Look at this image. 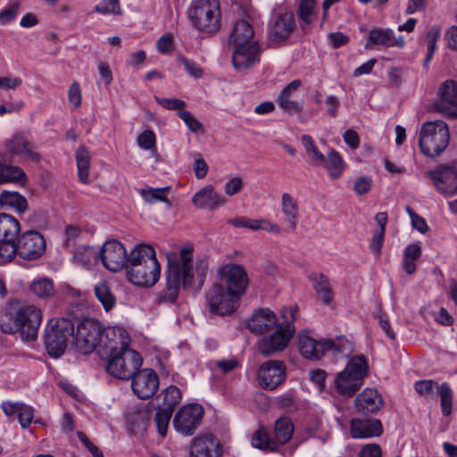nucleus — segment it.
I'll list each match as a JSON object with an SVG mask.
<instances>
[{
    "label": "nucleus",
    "mask_w": 457,
    "mask_h": 457,
    "mask_svg": "<svg viewBox=\"0 0 457 457\" xmlns=\"http://www.w3.org/2000/svg\"><path fill=\"white\" fill-rule=\"evenodd\" d=\"M147 258H156L154 247L150 245L139 244L134 247L129 255L127 254L126 268L136 263L145 262Z\"/></svg>",
    "instance_id": "obj_40"
},
{
    "label": "nucleus",
    "mask_w": 457,
    "mask_h": 457,
    "mask_svg": "<svg viewBox=\"0 0 457 457\" xmlns=\"http://www.w3.org/2000/svg\"><path fill=\"white\" fill-rule=\"evenodd\" d=\"M301 85L300 79H295L282 89L277 100L278 106L282 110L291 113H298L302 111L301 104L292 99L293 94L298 90Z\"/></svg>",
    "instance_id": "obj_33"
},
{
    "label": "nucleus",
    "mask_w": 457,
    "mask_h": 457,
    "mask_svg": "<svg viewBox=\"0 0 457 457\" xmlns=\"http://www.w3.org/2000/svg\"><path fill=\"white\" fill-rule=\"evenodd\" d=\"M98 259L108 270L117 272L122 268H126L127 251L118 240H109L98 252Z\"/></svg>",
    "instance_id": "obj_22"
},
{
    "label": "nucleus",
    "mask_w": 457,
    "mask_h": 457,
    "mask_svg": "<svg viewBox=\"0 0 457 457\" xmlns=\"http://www.w3.org/2000/svg\"><path fill=\"white\" fill-rule=\"evenodd\" d=\"M130 378L132 390L140 399L152 397L159 387L158 376L150 369L138 370Z\"/></svg>",
    "instance_id": "obj_26"
},
{
    "label": "nucleus",
    "mask_w": 457,
    "mask_h": 457,
    "mask_svg": "<svg viewBox=\"0 0 457 457\" xmlns=\"http://www.w3.org/2000/svg\"><path fill=\"white\" fill-rule=\"evenodd\" d=\"M372 185L371 178L367 176L360 177L354 181L353 190L357 195H362L371 189Z\"/></svg>",
    "instance_id": "obj_58"
},
{
    "label": "nucleus",
    "mask_w": 457,
    "mask_h": 457,
    "mask_svg": "<svg viewBox=\"0 0 457 457\" xmlns=\"http://www.w3.org/2000/svg\"><path fill=\"white\" fill-rule=\"evenodd\" d=\"M295 28L294 14L287 7L277 5L272 12V21L270 24L269 37L270 40L280 43L292 34Z\"/></svg>",
    "instance_id": "obj_17"
},
{
    "label": "nucleus",
    "mask_w": 457,
    "mask_h": 457,
    "mask_svg": "<svg viewBox=\"0 0 457 457\" xmlns=\"http://www.w3.org/2000/svg\"><path fill=\"white\" fill-rule=\"evenodd\" d=\"M286 370V364L282 361L270 360L263 362L257 371L260 386L265 390L276 389L285 381Z\"/></svg>",
    "instance_id": "obj_21"
},
{
    "label": "nucleus",
    "mask_w": 457,
    "mask_h": 457,
    "mask_svg": "<svg viewBox=\"0 0 457 457\" xmlns=\"http://www.w3.org/2000/svg\"><path fill=\"white\" fill-rule=\"evenodd\" d=\"M282 322H278L275 313L270 309H260L256 311L250 320L247 328L254 334H266L278 327Z\"/></svg>",
    "instance_id": "obj_28"
},
{
    "label": "nucleus",
    "mask_w": 457,
    "mask_h": 457,
    "mask_svg": "<svg viewBox=\"0 0 457 457\" xmlns=\"http://www.w3.org/2000/svg\"><path fill=\"white\" fill-rule=\"evenodd\" d=\"M449 140L448 125L444 120L425 122L420 129L419 145L428 157L439 156L448 146Z\"/></svg>",
    "instance_id": "obj_5"
},
{
    "label": "nucleus",
    "mask_w": 457,
    "mask_h": 457,
    "mask_svg": "<svg viewBox=\"0 0 457 457\" xmlns=\"http://www.w3.org/2000/svg\"><path fill=\"white\" fill-rule=\"evenodd\" d=\"M102 326L94 319H85L79 322L73 339L76 348L83 354L98 350Z\"/></svg>",
    "instance_id": "obj_12"
},
{
    "label": "nucleus",
    "mask_w": 457,
    "mask_h": 457,
    "mask_svg": "<svg viewBox=\"0 0 457 457\" xmlns=\"http://www.w3.org/2000/svg\"><path fill=\"white\" fill-rule=\"evenodd\" d=\"M314 6L315 0H301L300 2L297 13L301 21L307 25L313 22L315 16Z\"/></svg>",
    "instance_id": "obj_49"
},
{
    "label": "nucleus",
    "mask_w": 457,
    "mask_h": 457,
    "mask_svg": "<svg viewBox=\"0 0 457 457\" xmlns=\"http://www.w3.org/2000/svg\"><path fill=\"white\" fill-rule=\"evenodd\" d=\"M0 204L14 208L21 213L24 212L28 206L27 199L14 191H3L0 195Z\"/></svg>",
    "instance_id": "obj_41"
},
{
    "label": "nucleus",
    "mask_w": 457,
    "mask_h": 457,
    "mask_svg": "<svg viewBox=\"0 0 457 457\" xmlns=\"http://www.w3.org/2000/svg\"><path fill=\"white\" fill-rule=\"evenodd\" d=\"M151 411L148 408L138 409L129 418L131 425L135 429L145 430L150 420Z\"/></svg>",
    "instance_id": "obj_48"
},
{
    "label": "nucleus",
    "mask_w": 457,
    "mask_h": 457,
    "mask_svg": "<svg viewBox=\"0 0 457 457\" xmlns=\"http://www.w3.org/2000/svg\"><path fill=\"white\" fill-rule=\"evenodd\" d=\"M179 61L184 65V68L191 76L200 78L203 75V70L193 61L183 56L179 57Z\"/></svg>",
    "instance_id": "obj_63"
},
{
    "label": "nucleus",
    "mask_w": 457,
    "mask_h": 457,
    "mask_svg": "<svg viewBox=\"0 0 457 457\" xmlns=\"http://www.w3.org/2000/svg\"><path fill=\"white\" fill-rule=\"evenodd\" d=\"M20 231V222L16 218L0 213V263L12 261V254L15 249L14 242Z\"/></svg>",
    "instance_id": "obj_15"
},
{
    "label": "nucleus",
    "mask_w": 457,
    "mask_h": 457,
    "mask_svg": "<svg viewBox=\"0 0 457 457\" xmlns=\"http://www.w3.org/2000/svg\"><path fill=\"white\" fill-rule=\"evenodd\" d=\"M232 49V63L238 71H245L260 62L261 47L258 41H250L249 44L230 46Z\"/></svg>",
    "instance_id": "obj_24"
},
{
    "label": "nucleus",
    "mask_w": 457,
    "mask_h": 457,
    "mask_svg": "<svg viewBox=\"0 0 457 457\" xmlns=\"http://www.w3.org/2000/svg\"><path fill=\"white\" fill-rule=\"evenodd\" d=\"M368 44L386 48L394 46L403 48L405 40L402 36L396 37L391 29H372L369 34Z\"/></svg>",
    "instance_id": "obj_31"
},
{
    "label": "nucleus",
    "mask_w": 457,
    "mask_h": 457,
    "mask_svg": "<svg viewBox=\"0 0 457 457\" xmlns=\"http://www.w3.org/2000/svg\"><path fill=\"white\" fill-rule=\"evenodd\" d=\"M20 8V2L13 1L0 12V25H5L16 19L18 10Z\"/></svg>",
    "instance_id": "obj_52"
},
{
    "label": "nucleus",
    "mask_w": 457,
    "mask_h": 457,
    "mask_svg": "<svg viewBox=\"0 0 457 457\" xmlns=\"http://www.w3.org/2000/svg\"><path fill=\"white\" fill-rule=\"evenodd\" d=\"M79 440L94 457H104L103 452L83 432L77 433Z\"/></svg>",
    "instance_id": "obj_61"
},
{
    "label": "nucleus",
    "mask_w": 457,
    "mask_h": 457,
    "mask_svg": "<svg viewBox=\"0 0 457 457\" xmlns=\"http://www.w3.org/2000/svg\"><path fill=\"white\" fill-rule=\"evenodd\" d=\"M437 392L440 395L441 410L444 416H448L452 412L453 392L447 383H443L437 386Z\"/></svg>",
    "instance_id": "obj_47"
},
{
    "label": "nucleus",
    "mask_w": 457,
    "mask_h": 457,
    "mask_svg": "<svg viewBox=\"0 0 457 457\" xmlns=\"http://www.w3.org/2000/svg\"><path fill=\"white\" fill-rule=\"evenodd\" d=\"M350 430L353 438H370L380 436L383 427L378 419H353Z\"/></svg>",
    "instance_id": "obj_29"
},
{
    "label": "nucleus",
    "mask_w": 457,
    "mask_h": 457,
    "mask_svg": "<svg viewBox=\"0 0 457 457\" xmlns=\"http://www.w3.org/2000/svg\"><path fill=\"white\" fill-rule=\"evenodd\" d=\"M320 166L324 167L331 179H338L345 170L344 161L336 150L328 152L327 158L324 156V162Z\"/></svg>",
    "instance_id": "obj_38"
},
{
    "label": "nucleus",
    "mask_w": 457,
    "mask_h": 457,
    "mask_svg": "<svg viewBox=\"0 0 457 457\" xmlns=\"http://www.w3.org/2000/svg\"><path fill=\"white\" fill-rule=\"evenodd\" d=\"M438 193L445 196L457 194V168L453 166H440L427 172Z\"/></svg>",
    "instance_id": "obj_23"
},
{
    "label": "nucleus",
    "mask_w": 457,
    "mask_h": 457,
    "mask_svg": "<svg viewBox=\"0 0 457 457\" xmlns=\"http://www.w3.org/2000/svg\"><path fill=\"white\" fill-rule=\"evenodd\" d=\"M440 36V29L437 27H432L427 33L426 40L428 43V56L427 61H429L436 48V42Z\"/></svg>",
    "instance_id": "obj_56"
},
{
    "label": "nucleus",
    "mask_w": 457,
    "mask_h": 457,
    "mask_svg": "<svg viewBox=\"0 0 457 457\" xmlns=\"http://www.w3.org/2000/svg\"><path fill=\"white\" fill-rule=\"evenodd\" d=\"M71 338L73 339V323L68 319L52 320L46 328V347L48 353L54 358L64 353Z\"/></svg>",
    "instance_id": "obj_9"
},
{
    "label": "nucleus",
    "mask_w": 457,
    "mask_h": 457,
    "mask_svg": "<svg viewBox=\"0 0 457 457\" xmlns=\"http://www.w3.org/2000/svg\"><path fill=\"white\" fill-rule=\"evenodd\" d=\"M229 223L236 228H245L251 230H259L262 221L261 220H253L246 217H237L229 220Z\"/></svg>",
    "instance_id": "obj_53"
},
{
    "label": "nucleus",
    "mask_w": 457,
    "mask_h": 457,
    "mask_svg": "<svg viewBox=\"0 0 457 457\" xmlns=\"http://www.w3.org/2000/svg\"><path fill=\"white\" fill-rule=\"evenodd\" d=\"M76 161L79 178L81 182L87 184L89 181L90 155L84 145H80L76 151Z\"/></svg>",
    "instance_id": "obj_43"
},
{
    "label": "nucleus",
    "mask_w": 457,
    "mask_h": 457,
    "mask_svg": "<svg viewBox=\"0 0 457 457\" xmlns=\"http://www.w3.org/2000/svg\"><path fill=\"white\" fill-rule=\"evenodd\" d=\"M295 309L284 308L281 312L283 324L266 333L258 342L259 350L264 356H270L284 350L295 333L292 322L295 320Z\"/></svg>",
    "instance_id": "obj_4"
},
{
    "label": "nucleus",
    "mask_w": 457,
    "mask_h": 457,
    "mask_svg": "<svg viewBox=\"0 0 457 457\" xmlns=\"http://www.w3.org/2000/svg\"><path fill=\"white\" fill-rule=\"evenodd\" d=\"M170 191V187H145L138 190L142 198L148 204H154L157 202H168L167 195Z\"/></svg>",
    "instance_id": "obj_44"
},
{
    "label": "nucleus",
    "mask_w": 457,
    "mask_h": 457,
    "mask_svg": "<svg viewBox=\"0 0 457 457\" xmlns=\"http://www.w3.org/2000/svg\"><path fill=\"white\" fill-rule=\"evenodd\" d=\"M355 406L357 410L363 413H374L383 405V401L377 390L366 388L355 398Z\"/></svg>",
    "instance_id": "obj_32"
},
{
    "label": "nucleus",
    "mask_w": 457,
    "mask_h": 457,
    "mask_svg": "<svg viewBox=\"0 0 457 457\" xmlns=\"http://www.w3.org/2000/svg\"><path fill=\"white\" fill-rule=\"evenodd\" d=\"M127 277L129 280L137 286L151 287L160 278V264L157 258H147L145 262L128 266Z\"/></svg>",
    "instance_id": "obj_18"
},
{
    "label": "nucleus",
    "mask_w": 457,
    "mask_h": 457,
    "mask_svg": "<svg viewBox=\"0 0 457 457\" xmlns=\"http://www.w3.org/2000/svg\"><path fill=\"white\" fill-rule=\"evenodd\" d=\"M42 322L40 309L30 304L11 303L0 321L3 332L19 333L23 340L33 341L37 338Z\"/></svg>",
    "instance_id": "obj_2"
},
{
    "label": "nucleus",
    "mask_w": 457,
    "mask_h": 457,
    "mask_svg": "<svg viewBox=\"0 0 457 457\" xmlns=\"http://www.w3.org/2000/svg\"><path fill=\"white\" fill-rule=\"evenodd\" d=\"M156 102L167 110H174V111H184L183 109L186 107V103L183 100L178 98H164L155 96Z\"/></svg>",
    "instance_id": "obj_55"
},
{
    "label": "nucleus",
    "mask_w": 457,
    "mask_h": 457,
    "mask_svg": "<svg viewBox=\"0 0 457 457\" xmlns=\"http://www.w3.org/2000/svg\"><path fill=\"white\" fill-rule=\"evenodd\" d=\"M204 409L197 403L184 405L174 416L175 430L184 436H191L201 424Z\"/></svg>",
    "instance_id": "obj_20"
},
{
    "label": "nucleus",
    "mask_w": 457,
    "mask_h": 457,
    "mask_svg": "<svg viewBox=\"0 0 457 457\" xmlns=\"http://www.w3.org/2000/svg\"><path fill=\"white\" fill-rule=\"evenodd\" d=\"M367 371L368 363L365 356H353L345 370L337 374L334 380L335 389L341 395L352 396L361 387Z\"/></svg>",
    "instance_id": "obj_6"
},
{
    "label": "nucleus",
    "mask_w": 457,
    "mask_h": 457,
    "mask_svg": "<svg viewBox=\"0 0 457 457\" xmlns=\"http://www.w3.org/2000/svg\"><path fill=\"white\" fill-rule=\"evenodd\" d=\"M188 20L198 32L215 35L221 27V11L219 0H192L187 9Z\"/></svg>",
    "instance_id": "obj_3"
},
{
    "label": "nucleus",
    "mask_w": 457,
    "mask_h": 457,
    "mask_svg": "<svg viewBox=\"0 0 457 457\" xmlns=\"http://www.w3.org/2000/svg\"><path fill=\"white\" fill-rule=\"evenodd\" d=\"M218 281L228 292L239 300L245 294L249 278L245 269L240 264L227 263L217 270Z\"/></svg>",
    "instance_id": "obj_11"
},
{
    "label": "nucleus",
    "mask_w": 457,
    "mask_h": 457,
    "mask_svg": "<svg viewBox=\"0 0 457 457\" xmlns=\"http://www.w3.org/2000/svg\"><path fill=\"white\" fill-rule=\"evenodd\" d=\"M192 203L197 208L214 211L224 205L226 199L223 195L215 192L212 185H207L193 195Z\"/></svg>",
    "instance_id": "obj_30"
},
{
    "label": "nucleus",
    "mask_w": 457,
    "mask_h": 457,
    "mask_svg": "<svg viewBox=\"0 0 457 457\" xmlns=\"http://www.w3.org/2000/svg\"><path fill=\"white\" fill-rule=\"evenodd\" d=\"M222 445L212 434L200 435L193 439L191 457H221Z\"/></svg>",
    "instance_id": "obj_27"
},
{
    "label": "nucleus",
    "mask_w": 457,
    "mask_h": 457,
    "mask_svg": "<svg viewBox=\"0 0 457 457\" xmlns=\"http://www.w3.org/2000/svg\"><path fill=\"white\" fill-rule=\"evenodd\" d=\"M406 212L409 213L411 219V225L415 229H417L422 234L426 233L428 230V226L422 217L419 216L408 206L406 207Z\"/></svg>",
    "instance_id": "obj_59"
},
{
    "label": "nucleus",
    "mask_w": 457,
    "mask_h": 457,
    "mask_svg": "<svg viewBox=\"0 0 457 457\" xmlns=\"http://www.w3.org/2000/svg\"><path fill=\"white\" fill-rule=\"evenodd\" d=\"M210 364L212 369L220 370L221 373L226 374L236 370L239 366V361L235 357H230L228 359L212 361Z\"/></svg>",
    "instance_id": "obj_51"
},
{
    "label": "nucleus",
    "mask_w": 457,
    "mask_h": 457,
    "mask_svg": "<svg viewBox=\"0 0 457 457\" xmlns=\"http://www.w3.org/2000/svg\"><path fill=\"white\" fill-rule=\"evenodd\" d=\"M162 405L161 408L173 411L174 407L181 401L180 390L175 386H170L162 391Z\"/></svg>",
    "instance_id": "obj_46"
},
{
    "label": "nucleus",
    "mask_w": 457,
    "mask_h": 457,
    "mask_svg": "<svg viewBox=\"0 0 457 457\" xmlns=\"http://www.w3.org/2000/svg\"><path fill=\"white\" fill-rule=\"evenodd\" d=\"M178 114L191 131L196 132L202 128L201 123L189 112L184 110Z\"/></svg>",
    "instance_id": "obj_60"
},
{
    "label": "nucleus",
    "mask_w": 457,
    "mask_h": 457,
    "mask_svg": "<svg viewBox=\"0 0 457 457\" xmlns=\"http://www.w3.org/2000/svg\"><path fill=\"white\" fill-rule=\"evenodd\" d=\"M192 249L182 248L179 257L168 258L165 287L156 295L158 303H173L178 299L180 287L199 289L204 285L208 266L204 261L192 264Z\"/></svg>",
    "instance_id": "obj_1"
},
{
    "label": "nucleus",
    "mask_w": 457,
    "mask_h": 457,
    "mask_svg": "<svg viewBox=\"0 0 457 457\" xmlns=\"http://www.w3.org/2000/svg\"><path fill=\"white\" fill-rule=\"evenodd\" d=\"M98 259V251L87 245L78 246L72 256V262L78 266L89 269Z\"/></svg>",
    "instance_id": "obj_37"
},
{
    "label": "nucleus",
    "mask_w": 457,
    "mask_h": 457,
    "mask_svg": "<svg viewBox=\"0 0 457 457\" xmlns=\"http://www.w3.org/2000/svg\"><path fill=\"white\" fill-rule=\"evenodd\" d=\"M173 411L159 407L155 413V424L158 433L164 436L170 424V420Z\"/></svg>",
    "instance_id": "obj_50"
},
{
    "label": "nucleus",
    "mask_w": 457,
    "mask_h": 457,
    "mask_svg": "<svg viewBox=\"0 0 457 457\" xmlns=\"http://www.w3.org/2000/svg\"><path fill=\"white\" fill-rule=\"evenodd\" d=\"M205 300L209 311L220 316L233 313L240 301L218 283H214L206 292Z\"/></svg>",
    "instance_id": "obj_14"
},
{
    "label": "nucleus",
    "mask_w": 457,
    "mask_h": 457,
    "mask_svg": "<svg viewBox=\"0 0 457 457\" xmlns=\"http://www.w3.org/2000/svg\"><path fill=\"white\" fill-rule=\"evenodd\" d=\"M301 140L312 165L320 166V163H323L324 154L318 149L312 137L309 135H303Z\"/></svg>",
    "instance_id": "obj_45"
},
{
    "label": "nucleus",
    "mask_w": 457,
    "mask_h": 457,
    "mask_svg": "<svg viewBox=\"0 0 457 457\" xmlns=\"http://www.w3.org/2000/svg\"><path fill=\"white\" fill-rule=\"evenodd\" d=\"M301 354L309 360H319L328 350L347 356L353 352V345L348 341L337 343L325 340H316L307 333H300L297 337Z\"/></svg>",
    "instance_id": "obj_7"
},
{
    "label": "nucleus",
    "mask_w": 457,
    "mask_h": 457,
    "mask_svg": "<svg viewBox=\"0 0 457 457\" xmlns=\"http://www.w3.org/2000/svg\"><path fill=\"white\" fill-rule=\"evenodd\" d=\"M31 293L39 299H48L55 293L54 284L48 278H37L29 285Z\"/></svg>",
    "instance_id": "obj_39"
},
{
    "label": "nucleus",
    "mask_w": 457,
    "mask_h": 457,
    "mask_svg": "<svg viewBox=\"0 0 457 457\" xmlns=\"http://www.w3.org/2000/svg\"><path fill=\"white\" fill-rule=\"evenodd\" d=\"M254 39V31L253 26L246 21H238L229 37V46L249 44Z\"/></svg>",
    "instance_id": "obj_34"
},
{
    "label": "nucleus",
    "mask_w": 457,
    "mask_h": 457,
    "mask_svg": "<svg viewBox=\"0 0 457 457\" xmlns=\"http://www.w3.org/2000/svg\"><path fill=\"white\" fill-rule=\"evenodd\" d=\"M310 279L312 281V287L315 292L320 296L322 302L329 304L332 301V291L328 278L323 274H312Z\"/></svg>",
    "instance_id": "obj_42"
},
{
    "label": "nucleus",
    "mask_w": 457,
    "mask_h": 457,
    "mask_svg": "<svg viewBox=\"0 0 457 457\" xmlns=\"http://www.w3.org/2000/svg\"><path fill=\"white\" fill-rule=\"evenodd\" d=\"M46 247V240L41 233L36 230L25 231L14 242L12 260L16 255L27 261L37 260L45 253Z\"/></svg>",
    "instance_id": "obj_13"
},
{
    "label": "nucleus",
    "mask_w": 457,
    "mask_h": 457,
    "mask_svg": "<svg viewBox=\"0 0 457 457\" xmlns=\"http://www.w3.org/2000/svg\"><path fill=\"white\" fill-rule=\"evenodd\" d=\"M294 433V426L287 417L278 419L274 426V437L266 429L260 428L252 436V445L264 451H276L280 445L287 443Z\"/></svg>",
    "instance_id": "obj_8"
},
{
    "label": "nucleus",
    "mask_w": 457,
    "mask_h": 457,
    "mask_svg": "<svg viewBox=\"0 0 457 457\" xmlns=\"http://www.w3.org/2000/svg\"><path fill=\"white\" fill-rule=\"evenodd\" d=\"M119 7L118 0H103L100 4L96 5L95 10L99 13L107 14L116 12Z\"/></svg>",
    "instance_id": "obj_62"
},
{
    "label": "nucleus",
    "mask_w": 457,
    "mask_h": 457,
    "mask_svg": "<svg viewBox=\"0 0 457 457\" xmlns=\"http://www.w3.org/2000/svg\"><path fill=\"white\" fill-rule=\"evenodd\" d=\"M4 147L11 156H18L25 161L38 162L41 159L29 134L26 131H17L12 134L4 142Z\"/></svg>",
    "instance_id": "obj_16"
},
{
    "label": "nucleus",
    "mask_w": 457,
    "mask_h": 457,
    "mask_svg": "<svg viewBox=\"0 0 457 457\" xmlns=\"http://www.w3.org/2000/svg\"><path fill=\"white\" fill-rule=\"evenodd\" d=\"M281 209L286 222L294 230L296 228L298 218V205L296 201L287 193L282 194Z\"/></svg>",
    "instance_id": "obj_36"
},
{
    "label": "nucleus",
    "mask_w": 457,
    "mask_h": 457,
    "mask_svg": "<svg viewBox=\"0 0 457 457\" xmlns=\"http://www.w3.org/2000/svg\"><path fill=\"white\" fill-rule=\"evenodd\" d=\"M155 142V134L149 129L143 131L137 137V144L144 150H152L154 148Z\"/></svg>",
    "instance_id": "obj_54"
},
{
    "label": "nucleus",
    "mask_w": 457,
    "mask_h": 457,
    "mask_svg": "<svg viewBox=\"0 0 457 457\" xmlns=\"http://www.w3.org/2000/svg\"><path fill=\"white\" fill-rule=\"evenodd\" d=\"M94 294L105 312H108L116 306V297L105 281L101 280L95 285Z\"/></svg>",
    "instance_id": "obj_35"
},
{
    "label": "nucleus",
    "mask_w": 457,
    "mask_h": 457,
    "mask_svg": "<svg viewBox=\"0 0 457 457\" xmlns=\"http://www.w3.org/2000/svg\"><path fill=\"white\" fill-rule=\"evenodd\" d=\"M17 415L21 426L24 428H28L33 420V409L29 405L21 403Z\"/></svg>",
    "instance_id": "obj_57"
},
{
    "label": "nucleus",
    "mask_w": 457,
    "mask_h": 457,
    "mask_svg": "<svg viewBox=\"0 0 457 457\" xmlns=\"http://www.w3.org/2000/svg\"><path fill=\"white\" fill-rule=\"evenodd\" d=\"M130 337L122 327L102 328L100 343L97 352L106 355L130 349Z\"/></svg>",
    "instance_id": "obj_19"
},
{
    "label": "nucleus",
    "mask_w": 457,
    "mask_h": 457,
    "mask_svg": "<svg viewBox=\"0 0 457 457\" xmlns=\"http://www.w3.org/2000/svg\"><path fill=\"white\" fill-rule=\"evenodd\" d=\"M105 367L107 373L119 379H129L142 365L140 354L133 349L109 354Z\"/></svg>",
    "instance_id": "obj_10"
},
{
    "label": "nucleus",
    "mask_w": 457,
    "mask_h": 457,
    "mask_svg": "<svg viewBox=\"0 0 457 457\" xmlns=\"http://www.w3.org/2000/svg\"><path fill=\"white\" fill-rule=\"evenodd\" d=\"M438 100L434 108L447 118H457V83L448 79L438 89Z\"/></svg>",
    "instance_id": "obj_25"
},
{
    "label": "nucleus",
    "mask_w": 457,
    "mask_h": 457,
    "mask_svg": "<svg viewBox=\"0 0 457 457\" xmlns=\"http://www.w3.org/2000/svg\"><path fill=\"white\" fill-rule=\"evenodd\" d=\"M359 457H382L381 447L377 444L365 445L361 449Z\"/></svg>",
    "instance_id": "obj_64"
}]
</instances>
